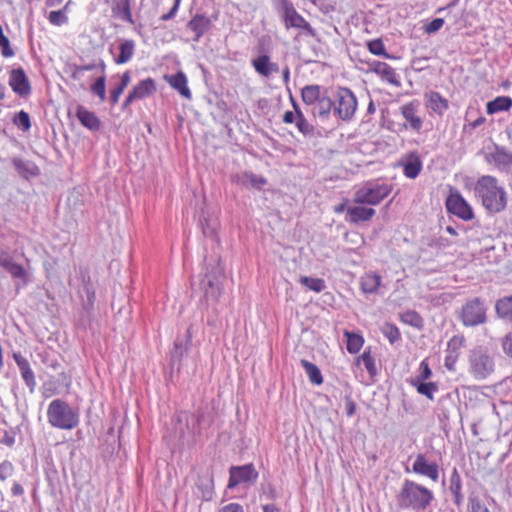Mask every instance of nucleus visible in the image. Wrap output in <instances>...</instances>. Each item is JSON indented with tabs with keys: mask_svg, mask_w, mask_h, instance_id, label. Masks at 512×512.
Masks as SVG:
<instances>
[{
	"mask_svg": "<svg viewBox=\"0 0 512 512\" xmlns=\"http://www.w3.org/2000/svg\"><path fill=\"white\" fill-rule=\"evenodd\" d=\"M474 194L491 215L499 214L507 208L508 194L494 176H481L474 185Z\"/></svg>",
	"mask_w": 512,
	"mask_h": 512,
	"instance_id": "nucleus-1",
	"label": "nucleus"
},
{
	"mask_svg": "<svg viewBox=\"0 0 512 512\" xmlns=\"http://www.w3.org/2000/svg\"><path fill=\"white\" fill-rule=\"evenodd\" d=\"M434 500L433 492L427 487L405 479L397 496L401 508L416 512L426 510Z\"/></svg>",
	"mask_w": 512,
	"mask_h": 512,
	"instance_id": "nucleus-2",
	"label": "nucleus"
},
{
	"mask_svg": "<svg viewBox=\"0 0 512 512\" xmlns=\"http://www.w3.org/2000/svg\"><path fill=\"white\" fill-rule=\"evenodd\" d=\"M47 418L51 426L63 430L74 429L79 423L78 414L61 399H54L49 404Z\"/></svg>",
	"mask_w": 512,
	"mask_h": 512,
	"instance_id": "nucleus-3",
	"label": "nucleus"
},
{
	"mask_svg": "<svg viewBox=\"0 0 512 512\" xmlns=\"http://www.w3.org/2000/svg\"><path fill=\"white\" fill-rule=\"evenodd\" d=\"M469 372L477 380H483L494 372L493 356L483 347L470 350L468 355Z\"/></svg>",
	"mask_w": 512,
	"mask_h": 512,
	"instance_id": "nucleus-4",
	"label": "nucleus"
},
{
	"mask_svg": "<svg viewBox=\"0 0 512 512\" xmlns=\"http://www.w3.org/2000/svg\"><path fill=\"white\" fill-rule=\"evenodd\" d=\"M216 262L219 261L216 260ZM223 278V269L219 266V263L213 266L210 270L207 269V272L200 282L201 289L203 290L204 297L207 301H218L222 294Z\"/></svg>",
	"mask_w": 512,
	"mask_h": 512,
	"instance_id": "nucleus-5",
	"label": "nucleus"
},
{
	"mask_svg": "<svg viewBox=\"0 0 512 512\" xmlns=\"http://www.w3.org/2000/svg\"><path fill=\"white\" fill-rule=\"evenodd\" d=\"M484 302L475 297L468 300L461 309L460 319L464 326L474 327L484 324L487 320Z\"/></svg>",
	"mask_w": 512,
	"mask_h": 512,
	"instance_id": "nucleus-6",
	"label": "nucleus"
},
{
	"mask_svg": "<svg viewBox=\"0 0 512 512\" xmlns=\"http://www.w3.org/2000/svg\"><path fill=\"white\" fill-rule=\"evenodd\" d=\"M335 102L334 114L343 121H350L357 109V100L353 92L345 87L338 88Z\"/></svg>",
	"mask_w": 512,
	"mask_h": 512,
	"instance_id": "nucleus-7",
	"label": "nucleus"
},
{
	"mask_svg": "<svg viewBox=\"0 0 512 512\" xmlns=\"http://www.w3.org/2000/svg\"><path fill=\"white\" fill-rule=\"evenodd\" d=\"M391 188L388 185H365L354 193L353 201L356 204L377 205L385 199Z\"/></svg>",
	"mask_w": 512,
	"mask_h": 512,
	"instance_id": "nucleus-8",
	"label": "nucleus"
},
{
	"mask_svg": "<svg viewBox=\"0 0 512 512\" xmlns=\"http://www.w3.org/2000/svg\"><path fill=\"white\" fill-rule=\"evenodd\" d=\"M229 473L230 477L227 485L229 489L243 483H254L258 478V472L253 464L232 466Z\"/></svg>",
	"mask_w": 512,
	"mask_h": 512,
	"instance_id": "nucleus-9",
	"label": "nucleus"
},
{
	"mask_svg": "<svg viewBox=\"0 0 512 512\" xmlns=\"http://www.w3.org/2000/svg\"><path fill=\"white\" fill-rule=\"evenodd\" d=\"M447 211L456 215L464 221L471 220L474 217L472 207L458 193H451L446 199Z\"/></svg>",
	"mask_w": 512,
	"mask_h": 512,
	"instance_id": "nucleus-10",
	"label": "nucleus"
},
{
	"mask_svg": "<svg viewBox=\"0 0 512 512\" xmlns=\"http://www.w3.org/2000/svg\"><path fill=\"white\" fill-rule=\"evenodd\" d=\"M412 471L437 482L439 479V465L436 462H429L422 453L416 455L412 465Z\"/></svg>",
	"mask_w": 512,
	"mask_h": 512,
	"instance_id": "nucleus-11",
	"label": "nucleus"
},
{
	"mask_svg": "<svg viewBox=\"0 0 512 512\" xmlns=\"http://www.w3.org/2000/svg\"><path fill=\"white\" fill-rule=\"evenodd\" d=\"M9 85L20 97H27L31 93V85L22 68L12 69L9 76Z\"/></svg>",
	"mask_w": 512,
	"mask_h": 512,
	"instance_id": "nucleus-12",
	"label": "nucleus"
},
{
	"mask_svg": "<svg viewBox=\"0 0 512 512\" xmlns=\"http://www.w3.org/2000/svg\"><path fill=\"white\" fill-rule=\"evenodd\" d=\"M465 338L461 335L453 336L447 343L445 367L453 371L460 355V349L465 346Z\"/></svg>",
	"mask_w": 512,
	"mask_h": 512,
	"instance_id": "nucleus-13",
	"label": "nucleus"
},
{
	"mask_svg": "<svg viewBox=\"0 0 512 512\" xmlns=\"http://www.w3.org/2000/svg\"><path fill=\"white\" fill-rule=\"evenodd\" d=\"M285 25L303 29L308 35L315 36V30L292 6H285Z\"/></svg>",
	"mask_w": 512,
	"mask_h": 512,
	"instance_id": "nucleus-14",
	"label": "nucleus"
},
{
	"mask_svg": "<svg viewBox=\"0 0 512 512\" xmlns=\"http://www.w3.org/2000/svg\"><path fill=\"white\" fill-rule=\"evenodd\" d=\"M418 104L416 102H409L401 107V114L404 119L409 122L410 127L419 131L422 128V119L417 116Z\"/></svg>",
	"mask_w": 512,
	"mask_h": 512,
	"instance_id": "nucleus-15",
	"label": "nucleus"
},
{
	"mask_svg": "<svg viewBox=\"0 0 512 512\" xmlns=\"http://www.w3.org/2000/svg\"><path fill=\"white\" fill-rule=\"evenodd\" d=\"M76 116L80 123L89 130L95 131L100 129L101 121L94 112L87 110L83 106H78Z\"/></svg>",
	"mask_w": 512,
	"mask_h": 512,
	"instance_id": "nucleus-16",
	"label": "nucleus"
},
{
	"mask_svg": "<svg viewBox=\"0 0 512 512\" xmlns=\"http://www.w3.org/2000/svg\"><path fill=\"white\" fill-rule=\"evenodd\" d=\"M375 213L376 211L373 208H366L363 206L349 207L347 209V221L355 224L361 221H369Z\"/></svg>",
	"mask_w": 512,
	"mask_h": 512,
	"instance_id": "nucleus-17",
	"label": "nucleus"
},
{
	"mask_svg": "<svg viewBox=\"0 0 512 512\" xmlns=\"http://www.w3.org/2000/svg\"><path fill=\"white\" fill-rule=\"evenodd\" d=\"M211 21L204 14L195 15L188 23L187 27L195 33V41H199V39L204 35V33L209 29Z\"/></svg>",
	"mask_w": 512,
	"mask_h": 512,
	"instance_id": "nucleus-18",
	"label": "nucleus"
},
{
	"mask_svg": "<svg viewBox=\"0 0 512 512\" xmlns=\"http://www.w3.org/2000/svg\"><path fill=\"white\" fill-rule=\"evenodd\" d=\"M422 170V161L420 157L415 153H410L404 163V175L407 178L415 179Z\"/></svg>",
	"mask_w": 512,
	"mask_h": 512,
	"instance_id": "nucleus-19",
	"label": "nucleus"
},
{
	"mask_svg": "<svg viewBox=\"0 0 512 512\" xmlns=\"http://www.w3.org/2000/svg\"><path fill=\"white\" fill-rule=\"evenodd\" d=\"M427 98V106L437 114H443L448 109V101L444 99L438 92L431 91L425 95Z\"/></svg>",
	"mask_w": 512,
	"mask_h": 512,
	"instance_id": "nucleus-20",
	"label": "nucleus"
},
{
	"mask_svg": "<svg viewBox=\"0 0 512 512\" xmlns=\"http://www.w3.org/2000/svg\"><path fill=\"white\" fill-rule=\"evenodd\" d=\"M156 91V83L152 78H147L138 83L131 91L140 100L152 95Z\"/></svg>",
	"mask_w": 512,
	"mask_h": 512,
	"instance_id": "nucleus-21",
	"label": "nucleus"
},
{
	"mask_svg": "<svg viewBox=\"0 0 512 512\" xmlns=\"http://www.w3.org/2000/svg\"><path fill=\"white\" fill-rule=\"evenodd\" d=\"M112 12L116 17L131 24L134 23L131 14L130 0H115V3L112 7Z\"/></svg>",
	"mask_w": 512,
	"mask_h": 512,
	"instance_id": "nucleus-22",
	"label": "nucleus"
},
{
	"mask_svg": "<svg viewBox=\"0 0 512 512\" xmlns=\"http://www.w3.org/2000/svg\"><path fill=\"white\" fill-rule=\"evenodd\" d=\"M197 489L201 492L204 501H210L213 497V478L210 475L198 476Z\"/></svg>",
	"mask_w": 512,
	"mask_h": 512,
	"instance_id": "nucleus-23",
	"label": "nucleus"
},
{
	"mask_svg": "<svg viewBox=\"0 0 512 512\" xmlns=\"http://www.w3.org/2000/svg\"><path fill=\"white\" fill-rule=\"evenodd\" d=\"M512 107V99L508 96H498L489 101L486 105L488 114H495L500 111H507Z\"/></svg>",
	"mask_w": 512,
	"mask_h": 512,
	"instance_id": "nucleus-24",
	"label": "nucleus"
},
{
	"mask_svg": "<svg viewBox=\"0 0 512 512\" xmlns=\"http://www.w3.org/2000/svg\"><path fill=\"white\" fill-rule=\"evenodd\" d=\"M495 309L500 318L512 323V295L499 299Z\"/></svg>",
	"mask_w": 512,
	"mask_h": 512,
	"instance_id": "nucleus-25",
	"label": "nucleus"
},
{
	"mask_svg": "<svg viewBox=\"0 0 512 512\" xmlns=\"http://www.w3.org/2000/svg\"><path fill=\"white\" fill-rule=\"evenodd\" d=\"M169 83L183 97L187 99L191 98V91L187 87V78L183 72H178L177 74L171 76Z\"/></svg>",
	"mask_w": 512,
	"mask_h": 512,
	"instance_id": "nucleus-26",
	"label": "nucleus"
},
{
	"mask_svg": "<svg viewBox=\"0 0 512 512\" xmlns=\"http://www.w3.org/2000/svg\"><path fill=\"white\" fill-rule=\"evenodd\" d=\"M0 266L14 278H24L26 276L25 269L21 265L15 263L12 258L8 256L0 257Z\"/></svg>",
	"mask_w": 512,
	"mask_h": 512,
	"instance_id": "nucleus-27",
	"label": "nucleus"
},
{
	"mask_svg": "<svg viewBox=\"0 0 512 512\" xmlns=\"http://www.w3.org/2000/svg\"><path fill=\"white\" fill-rule=\"evenodd\" d=\"M381 284V276L376 273H367L361 279V288L364 293L377 292Z\"/></svg>",
	"mask_w": 512,
	"mask_h": 512,
	"instance_id": "nucleus-28",
	"label": "nucleus"
},
{
	"mask_svg": "<svg viewBox=\"0 0 512 512\" xmlns=\"http://www.w3.org/2000/svg\"><path fill=\"white\" fill-rule=\"evenodd\" d=\"M135 42L133 40H125L119 45V55L115 58L117 64L127 63L134 55Z\"/></svg>",
	"mask_w": 512,
	"mask_h": 512,
	"instance_id": "nucleus-29",
	"label": "nucleus"
},
{
	"mask_svg": "<svg viewBox=\"0 0 512 512\" xmlns=\"http://www.w3.org/2000/svg\"><path fill=\"white\" fill-rule=\"evenodd\" d=\"M461 477L456 468L453 469L450 476V491L454 496V502L457 506H460L463 500V495L461 494Z\"/></svg>",
	"mask_w": 512,
	"mask_h": 512,
	"instance_id": "nucleus-30",
	"label": "nucleus"
},
{
	"mask_svg": "<svg viewBox=\"0 0 512 512\" xmlns=\"http://www.w3.org/2000/svg\"><path fill=\"white\" fill-rule=\"evenodd\" d=\"M300 363L311 383L315 385H321L323 383V376L321 371L314 363L305 359H302Z\"/></svg>",
	"mask_w": 512,
	"mask_h": 512,
	"instance_id": "nucleus-31",
	"label": "nucleus"
},
{
	"mask_svg": "<svg viewBox=\"0 0 512 512\" xmlns=\"http://www.w3.org/2000/svg\"><path fill=\"white\" fill-rule=\"evenodd\" d=\"M333 102L329 97H321L312 109L314 116H318L321 119H326L333 107Z\"/></svg>",
	"mask_w": 512,
	"mask_h": 512,
	"instance_id": "nucleus-32",
	"label": "nucleus"
},
{
	"mask_svg": "<svg viewBox=\"0 0 512 512\" xmlns=\"http://www.w3.org/2000/svg\"><path fill=\"white\" fill-rule=\"evenodd\" d=\"M13 165L16 171L22 176H37L39 174L38 167L32 162H25L20 158H14Z\"/></svg>",
	"mask_w": 512,
	"mask_h": 512,
	"instance_id": "nucleus-33",
	"label": "nucleus"
},
{
	"mask_svg": "<svg viewBox=\"0 0 512 512\" xmlns=\"http://www.w3.org/2000/svg\"><path fill=\"white\" fill-rule=\"evenodd\" d=\"M302 100L307 105H315L321 98L319 85H307L301 91Z\"/></svg>",
	"mask_w": 512,
	"mask_h": 512,
	"instance_id": "nucleus-34",
	"label": "nucleus"
},
{
	"mask_svg": "<svg viewBox=\"0 0 512 512\" xmlns=\"http://www.w3.org/2000/svg\"><path fill=\"white\" fill-rule=\"evenodd\" d=\"M129 83H130V73L127 71V72L123 73V75L121 76V82H120L119 86L113 88L110 91V101L113 105L118 103L121 94L123 93L124 89L128 86Z\"/></svg>",
	"mask_w": 512,
	"mask_h": 512,
	"instance_id": "nucleus-35",
	"label": "nucleus"
},
{
	"mask_svg": "<svg viewBox=\"0 0 512 512\" xmlns=\"http://www.w3.org/2000/svg\"><path fill=\"white\" fill-rule=\"evenodd\" d=\"M299 282L308 289L317 293L323 291L326 288L324 280L320 278L302 276L300 277Z\"/></svg>",
	"mask_w": 512,
	"mask_h": 512,
	"instance_id": "nucleus-36",
	"label": "nucleus"
},
{
	"mask_svg": "<svg viewBox=\"0 0 512 512\" xmlns=\"http://www.w3.org/2000/svg\"><path fill=\"white\" fill-rule=\"evenodd\" d=\"M269 63L270 57L268 55H261L252 60V66L255 69V71L264 77H269Z\"/></svg>",
	"mask_w": 512,
	"mask_h": 512,
	"instance_id": "nucleus-37",
	"label": "nucleus"
},
{
	"mask_svg": "<svg viewBox=\"0 0 512 512\" xmlns=\"http://www.w3.org/2000/svg\"><path fill=\"white\" fill-rule=\"evenodd\" d=\"M378 76H380L382 80L389 82L395 87L401 86V82L397 78L395 70L387 63H384Z\"/></svg>",
	"mask_w": 512,
	"mask_h": 512,
	"instance_id": "nucleus-38",
	"label": "nucleus"
},
{
	"mask_svg": "<svg viewBox=\"0 0 512 512\" xmlns=\"http://www.w3.org/2000/svg\"><path fill=\"white\" fill-rule=\"evenodd\" d=\"M345 336L347 337L346 347L348 352L352 354L357 353L364 342L362 336L349 332H345Z\"/></svg>",
	"mask_w": 512,
	"mask_h": 512,
	"instance_id": "nucleus-39",
	"label": "nucleus"
},
{
	"mask_svg": "<svg viewBox=\"0 0 512 512\" xmlns=\"http://www.w3.org/2000/svg\"><path fill=\"white\" fill-rule=\"evenodd\" d=\"M242 184L246 187L260 189L266 184V179L253 173H244Z\"/></svg>",
	"mask_w": 512,
	"mask_h": 512,
	"instance_id": "nucleus-40",
	"label": "nucleus"
},
{
	"mask_svg": "<svg viewBox=\"0 0 512 512\" xmlns=\"http://www.w3.org/2000/svg\"><path fill=\"white\" fill-rule=\"evenodd\" d=\"M367 48L370 53L376 55V56H382L384 58H392L391 55H389L385 49V46L383 44V41L381 39H374L367 42Z\"/></svg>",
	"mask_w": 512,
	"mask_h": 512,
	"instance_id": "nucleus-41",
	"label": "nucleus"
},
{
	"mask_svg": "<svg viewBox=\"0 0 512 512\" xmlns=\"http://www.w3.org/2000/svg\"><path fill=\"white\" fill-rule=\"evenodd\" d=\"M413 384L416 386L418 393L425 395L430 400L433 399V394L438 389V386L433 382L425 383V382L421 381V382H413Z\"/></svg>",
	"mask_w": 512,
	"mask_h": 512,
	"instance_id": "nucleus-42",
	"label": "nucleus"
},
{
	"mask_svg": "<svg viewBox=\"0 0 512 512\" xmlns=\"http://www.w3.org/2000/svg\"><path fill=\"white\" fill-rule=\"evenodd\" d=\"M95 68V64H88L82 66H74L71 77L73 80L78 81L82 88H85V84L83 83L85 72L93 70Z\"/></svg>",
	"mask_w": 512,
	"mask_h": 512,
	"instance_id": "nucleus-43",
	"label": "nucleus"
},
{
	"mask_svg": "<svg viewBox=\"0 0 512 512\" xmlns=\"http://www.w3.org/2000/svg\"><path fill=\"white\" fill-rule=\"evenodd\" d=\"M106 78L105 75L98 77L91 86V91L96 94L101 101L106 99Z\"/></svg>",
	"mask_w": 512,
	"mask_h": 512,
	"instance_id": "nucleus-44",
	"label": "nucleus"
},
{
	"mask_svg": "<svg viewBox=\"0 0 512 512\" xmlns=\"http://www.w3.org/2000/svg\"><path fill=\"white\" fill-rule=\"evenodd\" d=\"M381 331L391 344L395 343L400 338V332L393 324L385 323L381 328Z\"/></svg>",
	"mask_w": 512,
	"mask_h": 512,
	"instance_id": "nucleus-45",
	"label": "nucleus"
},
{
	"mask_svg": "<svg viewBox=\"0 0 512 512\" xmlns=\"http://www.w3.org/2000/svg\"><path fill=\"white\" fill-rule=\"evenodd\" d=\"M359 360L364 364L366 370L369 372L371 376L377 374L375 360L371 356L370 350H365L363 354L360 356Z\"/></svg>",
	"mask_w": 512,
	"mask_h": 512,
	"instance_id": "nucleus-46",
	"label": "nucleus"
},
{
	"mask_svg": "<svg viewBox=\"0 0 512 512\" xmlns=\"http://www.w3.org/2000/svg\"><path fill=\"white\" fill-rule=\"evenodd\" d=\"M14 124L21 127L23 131H28L31 128L30 116L27 112L21 110L13 118Z\"/></svg>",
	"mask_w": 512,
	"mask_h": 512,
	"instance_id": "nucleus-47",
	"label": "nucleus"
},
{
	"mask_svg": "<svg viewBox=\"0 0 512 512\" xmlns=\"http://www.w3.org/2000/svg\"><path fill=\"white\" fill-rule=\"evenodd\" d=\"M296 126L303 135H311L314 131L313 126L305 119L302 111H298V117H296Z\"/></svg>",
	"mask_w": 512,
	"mask_h": 512,
	"instance_id": "nucleus-48",
	"label": "nucleus"
},
{
	"mask_svg": "<svg viewBox=\"0 0 512 512\" xmlns=\"http://www.w3.org/2000/svg\"><path fill=\"white\" fill-rule=\"evenodd\" d=\"M0 50L3 57L8 58L14 55V51L10 46L9 39L4 35L3 28L0 25Z\"/></svg>",
	"mask_w": 512,
	"mask_h": 512,
	"instance_id": "nucleus-49",
	"label": "nucleus"
},
{
	"mask_svg": "<svg viewBox=\"0 0 512 512\" xmlns=\"http://www.w3.org/2000/svg\"><path fill=\"white\" fill-rule=\"evenodd\" d=\"M189 340H187L186 342H188ZM174 351L172 352L171 354V357H172V361L173 362H176V361H180L182 356L184 355V353L187 351V343L183 344L182 341H179V340H176L175 343H174Z\"/></svg>",
	"mask_w": 512,
	"mask_h": 512,
	"instance_id": "nucleus-50",
	"label": "nucleus"
},
{
	"mask_svg": "<svg viewBox=\"0 0 512 512\" xmlns=\"http://www.w3.org/2000/svg\"><path fill=\"white\" fill-rule=\"evenodd\" d=\"M48 19L51 24L56 26H60L68 21V18L64 14L63 10L51 11L49 13Z\"/></svg>",
	"mask_w": 512,
	"mask_h": 512,
	"instance_id": "nucleus-51",
	"label": "nucleus"
},
{
	"mask_svg": "<svg viewBox=\"0 0 512 512\" xmlns=\"http://www.w3.org/2000/svg\"><path fill=\"white\" fill-rule=\"evenodd\" d=\"M432 371L426 360H423L419 366V374L413 382H421L431 377Z\"/></svg>",
	"mask_w": 512,
	"mask_h": 512,
	"instance_id": "nucleus-52",
	"label": "nucleus"
},
{
	"mask_svg": "<svg viewBox=\"0 0 512 512\" xmlns=\"http://www.w3.org/2000/svg\"><path fill=\"white\" fill-rule=\"evenodd\" d=\"M403 321L409 323L412 326L419 327L421 325L422 319L418 315V313L414 311H408L403 315Z\"/></svg>",
	"mask_w": 512,
	"mask_h": 512,
	"instance_id": "nucleus-53",
	"label": "nucleus"
},
{
	"mask_svg": "<svg viewBox=\"0 0 512 512\" xmlns=\"http://www.w3.org/2000/svg\"><path fill=\"white\" fill-rule=\"evenodd\" d=\"M444 20L442 18H435L430 23L425 25V32L428 34L435 33L442 28Z\"/></svg>",
	"mask_w": 512,
	"mask_h": 512,
	"instance_id": "nucleus-54",
	"label": "nucleus"
},
{
	"mask_svg": "<svg viewBox=\"0 0 512 512\" xmlns=\"http://www.w3.org/2000/svg\"><path fill=\"white\" fill-rule=\"evenodd\" d=\"M501 346L503 352L510 358H512V332L508 333L502 338Z\"/></svg>",
	"mask_w": 512,
	"mask_h": 512,
	"instance_id": "nucleus-55",
	"label": "nucleus"
},
{
	"mask_svg": "<svg viewBox=\"0 0 512 512\" xmlns=\"http://www.w3.org/2000/svg\"><path fill=\"white\" fill-rule=\"evenodd\" d=\"M21 375L25 384L30 388V391L32 392L36 386V381L32 369L25 371Z\"/></svg>",
	"mask_w": 512,
	"mask_h": 512,
	"instance_id": "nucleus-56",
	"label": "nucleus"
},
{
	"mask_svg": "<svg viewBox=\"0 0 512 512\" xmlns=\"http://www.w3.org/2000/svg\"><path fill=\"white\" fill-rule=\"evenodd\" d=\"M12 464L10 462L0 463V479L2 481L6 480L12 474Z\"/></svg>",
	"mask_w": 512,
	"mask_h": 512,
	"instance_id": "nucleus-57",
	"label": "nucleus"
},
{
	"mask_svg": "<svg viewBox=\"0 0 512 512\" xmlns=\"http://www.w3.org/2000/svg\"><path fill=\"white\" fill-rule=\"evenodd\" d=\"M202 231L205 236L213 237L216 232V225L212 223L209 219H205V224H202Z\"/></svg>",
	"mask_w": 512,
	"mask_h": 512,
	"instance_id": "nucleus-58",
	"label": "nucleus"
},
{
	"mask_svg": "<svg viewBox=\"0 0 512 512\" xmlns=\"http://www.w3.org/2000/svg\"><path fill=\"white\" fill-rule=\"evenodd\" d=\"M15 361H16L18 367H19V370H20L21 374L24 373L25 371H28V370L31 369L30 368V364H29L27 359H25V358H23L21 356H16L15 355Z\"/></svg>",
	"mask_w": 512,
	"mask_h": 512,
	"instance_id": "nucleus-59",
	"label": "nucleus"
},
{
	"mask_svg": "<svg viewBox=\"0 0 512 512\" xmlns=\"http://www.w3.org/2000/svg\"><path fill=\"white\" fill-rule=\"evenodd\" d=\"M180 2H181V0H175L174 5L171 8V10L167 14H163L161 16V20L162 21H168V20L172 19L176 15V13L178 11Z\"/></svg>",
	"mask_w": 512,
	"mask_h": 512,
	"instance_id": "nucleus-60",
	"label": "nucleus"
},
{
	"mask_svg": "<svg viewBox=\"0 0 512 512\" xmlns=\"http://www.w3.org/2000/svg\"><path fill=\"white\" fill-rule=\"evenodd\" d=\"M180 2H181V0H175L174 5L171 8V10L167 14H163L161 16V20L162 21H168V20L172 19L176 15V13L178 11Z\"/></svg>",
	"mask_w": 512,
	"mask_h": 512,
	"instance_id": "nucleus-61",
	"label": "nucleus"
},
{
	"mask_svg": "<svg viewBox=\"0 0 512 512\" xmlns=\"http://www.w3.org/2000/svg\"><path fill=\"white\" fill-rule=\"evenodd\" d=\"M180 2H181V0H175L174 5L171 8V10L167 14H163L161 16V20L162 21H168V20L172 19L176 15V13L178 11Z\"/></svg>",
	"mask_w": 512,
	"mask_h": 512,
	"instance_id": "nucleus-62",
	"label": "nucleus"
},
{
	"mask_svg": "<svg viewBox=\"0 0 512 512\" xmlns=\"http://www.w3.org/2000/svg\"><path fill=\"white\" fill-rule=\"evenodd\" d=\"M384 63H385V62H380V61H377V60L368 61V62H367L368 71H370V72H374V73H376L377 75H379L380 70L382 69V67H383Z\"/></svg>",
	"mask_w": 512,
	"mask_h": 512,
	"instance_id": "nucleus-63",
	"label": "nucleus"
},
{
	"mask_svg": "<svg viewBox=\"0 0 512 512\" xmlns=\"http://www.w3.org/2000/svg\"><path fill=\"white\" fill-rule=\"evenodd\" d=\"M219 512H244L243 507L238 503H230L222 507Z\"/></svg>",
	"mask_w": 512,
	"mask_h": 512,
	"instance_id": "nucleus-64",
	"label": "nucleus"
}]
</instances>
